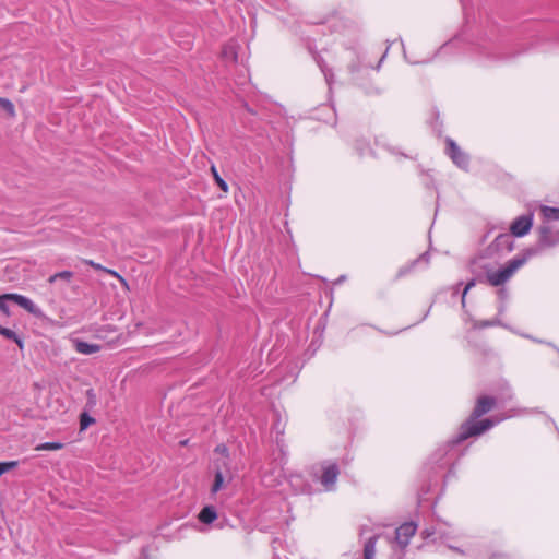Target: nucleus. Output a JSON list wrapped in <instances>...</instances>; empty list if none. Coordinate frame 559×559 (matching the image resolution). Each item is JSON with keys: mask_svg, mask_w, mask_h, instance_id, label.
I'll use <instances>...</instances> for the list:
<instances>
[{"mask_svg": "<svg viewBox=\"0 0 559 559\" xmlns=\"http://www.w3.org/2000/svg\"><path fill=\"white\" fill-rule=\"evenodd\" d=\"M95 423V419L88 415V413L83 412L80 415V428L81 430L87 429L92 424Z\"/></svg>", "mask_w": 559, "mask_h": 559, "instance_id": "21", "label": "nucleus"}, {"mask_svg": "<svg viewBox=\"0 0 559 559\" xmlns=\"http://www.w3.org/2000/svg\"><path fill=\"white\" fill-rule=\"evenodd\" d=\"M0 335L16 343L21 349L24 347L23 338L19 336L13 330L0 325Z\"/></svg>", "mask_w": 559, "mask_h": 559, "instance_id": "18", "label": "nucleus"}, {"mask_svg": "<svg viewBox=\"0 0 559 559\" xmlns=\"http://www.w3.org/2000/svg\"><path fill=\"white\" fill-rule=\"evenodd\" d=\"M346 275H341L340 277H337L334 282H333V285H340L342 283H344L346 281Z\"/></svg>", "mask_w": 559, "mask_h": 559, "instance_id": "28", "label": "nucleus"}, {"mask_svg": "<svg viewBox=\"0 0 559 559\" xmlns=\"http://www.w3.org/2000/svg\"><path fill=\"white\" fill-rule=\"evenodd\" d=\"M534 222V214L528 212L520 215L510 224V233H500L495 237L492 245H511V237H523L527 235Z\"/></svg>", "mask_w": 559, "mask_h": 559, "instance_id": "4", "label": "nucleus"}, {"mask_svg": "<svg viewBox=\"0 0 559 559\" xmlns=\"http://www.w3.org/2000/svg\"><path fill=\"white\" fill-rule=\"evenodd\" d=\"M202 524H214L218 520V514L214 506H205L198 514Z\"/></svg>", "mask_w": 559, "mask_h": 559, "instance_id": "12", "label": "nucleus"}, {"mask_svg": "<svg viewBox=\"0 0 559 559\" xmlns=\"http://www.w3.org/2000/svg\"><path fill=\"white\" fill-rule=\"evenodd\" d=\"M222 56L227 62L237 63L238 62V45L236 41H228L222 50Z\"/></svg>", "mask_w": 559, "mask_h": 559, "instance_id": "13", "label": "nucleus"}, {"mask_svg": "<svg viewBox=\"0 0 559 559\" xmlns=\"http://www.w3.org/2000/svg\"><path fill=\"white\" fill-rule=\"evenodd\" d=\"M226 526H229L228 520L226 518H219L218 516V520H216L215 523H214V527L223 530Z\"/></svg>", "mask_w": 559, "mask_h": 559, "instance_id": "27", "label": "nucleus"}, {"mask_svg": "<svg viewBox=\"0 0 559 559\" xmlns=\"http://www.w3.org/2000/svg\"><path fill=\"white\" fill-rule=\"evenodd\" d=\"M431 254H432V249L430 247L427 251H425L418 258L411 261L406 265L402 266L397 272V277L405 276L406 274H408L413 271L426 270L429 266Z\"/></svg>", "mask_w": 559, "mask_h": 559, "instance_id": "7", "label": "nucleus"}, {"mask_svg": "<svg viewBox=\"0 0 559 559\" xmlns=\"http://www.w3.org/2000/svg\"><path fill=\"white\" fill-rule=\"evenodd\" d=\"M378 536H371L368 538L364 546V557L365 559H373L376 554V544Z\"/></svg>", "mask_w": 559, "mask_h": 559, "instance_id": "19", "label": "nucleus"}, {"mask_svg": "<svg viewBox=\"0 0 559 559\" xmlns=\"http://www.w3.org/2000/svg\"><path fill=\"white\" fill-rule=\"evenodd\" d=\"M214 452L222 455V459L217 460L215 465H222L223 467L227 468V466H229V450H228V448L225 444L221 443L215 447Z\"/></svg>", "mask_w": 559, "mask_h": 559, "instance_id": "16", "label": "nucleus"}, {"mask_svg": "<svg viewBox=\"0 0 559 559\" xmlns=\"http://www.w3.org/2000/svg\"><path fill=\"white\" fill-rule=\"evenodd\" d=\"M513 248H514V247L509 246V247H508V251H512V249H513Z\"/></svg>", "mask_w": 559, "mask_h": 559, "instance_id": "38", "label": "nucleus"}, {"mask_svg": "<svg viewBox=\"0 0 559 559\" xmlns=\"http://www.w3.org/2000/svg\"><path fill=\"white\" fill-rule=\"evenodd\" d=\"M499 296H500L501 298H504V297L507 296V292H506V289H503V288H502V289H500V290H499Z\"/></svg>", "mask_w": 559, "mask_h": 559, "instance_id": "31", "label": "nucleus"}, {"mask_svg": "<svg viewBox=\"0 0 559 559\" xmlns=\"http://www.w3.org/2000/svg\"><path fill=\"white\" fill-rule=\"evenodd\" d=\"M75 350L83 355H92L97 353L100 349V346L93 343H87L84 341H76L75 344Z\"/></svg>", "mask_w": 559, "mask_h": 559, "instance_id": "14", "label": "nucleus"}, {"mask_svg": "<svg viewBox=\"0 0 559 559\" xmlns=\"http://www.w3.org/2000/svg\"><path fill=\"white\" fill-rule=\"evenodd\" d=\"M187 443H188V440L180 441V445H187Z\"/></svg>", "mask_w": 559, "mask_h": 559, "instance_id": "35", "label": "nucleus"}, {"mask_svg": "<svg viewBox=\"0 0 559 559\" xmlns=\"http://www.w3.org/2000/svg\"><path fill=\"white\" fill-rule=\"evenodd\" d=\"M322 71L324 72L326 81H329L330 76H331V73L326 72L323 68H322Z\"/></svg>", "mask_w": 559, "mask_h": 559, "instance_id": "33", "label": "nucleus"}, {"mask_svg": "<svg viewBox=\"0 0 559 559\" xmlns=\"http://www.w3.org/2000/svg\"><path fill=\"white\" fill-rule=\"evenodd\" d=\"M0 106L11 116L13 117L15 115L14 105L11 100L8 98H1L0 97Z\"/></svg>", "mask_w": 559, "mask_h": 559, "instance_id": "24", "label": "nucleus"}, {"mask_svg": "<svg viewBox=\"0 0 559 559\" xmlns=\"http://www.w3.org/2000/svg\"><path fill=\"white\" fill-rule=\"evenodd\" d=\"M522 336L527 337V338H531L532 341H534V342H536V343H545L544 341H542V340H539V338H534V337H532V336H530V335L522 334Z\"/></svg>", "mask_w": 559, "mask_h": 559, "instance_id": "30", "label": "nucleus"}, {"mask_svg": "<svg viewBox=\"0 0 559 559\" xmlns=\"http://www.w3.org/2000/svg\"><path fill=\"white\" fill-rule=\"evenodd\" d=\"M455 438L448 441L444 445L438 448L429 457L424 466V473L430 478H437L447 468H450L457 456L455 447L459 444L454 442Z\"/></svg>", "mask_w": 559, "mask_h": 559, "instance_id": "3", "label": "nucleus"}, {"mask_svg": "<svg viewBox=\"0 0 559 559\" xmlns=\"http://www.w3.org/2000/svg\"><path fill=\"white\" fill-rule=\"evenodd\" d=\"M73 272L62 271L49 276L48 283L55 287L57 292L63 294L66 289L72 284Z\"/></svg>", "mask_w": 559, "mask_h": 559, "instance_id": "10", "label": "nucleus"}, {"mask_svg": "<svg viewBox=\"0 0 559 559\" xmlns=\"http://www.w3.org/2000/svg\"><path fill=\"white\" fill-rule=\"evenodd\" d=\"M435 535H438V537L440 539L448 538L447 532L440 525L428 526L421 531V536L424 539H429V538L433 537Z\"/></svg>", "mask_w": 559, "mask_h": 559, "instance_id": "15", "label": "nucleus"}, {"mask_svg": "<svg viewBox=\"0 0 559 559\" xmlns=\"http://www.w3.org/2000/svg\"><path fill=\"white\" fill-rule=\"evenodd\" d=\"M108 272H109L110 274H112L114 276H117V277H118V278H120L121 281H123V280H122V277H121L117 272H115V271H108Z\"/></svg>", "mask_w": 559, "mask_h": 559, "instance_id": "32", "label": "nucleus"}, {"mask_svg": "<svg viewBox=\"0 0 559 559\" xmlns=\"http://www.w3.org/2000/svg\"><path fill=\"white\" fill-rule=\"evenodd\" d=\"M497 325H500V326H503V328H508L498 318L492 319V320L476 321L474 323V328L475 329H486V328H491V326H497Z\"/></svg>", "mask_w": 559, "mask_h": 559, "instance_id": "20", "label": "nucleus"}, {"mask_svg": "<svg viewBox=\"0 0 559 559\" xmlns=\"http://www.w3.org/2000/svg\"><path fill=\"white\" fill-rule=\"evenodd\" d=\"M496 404V399L490 396H480L478 397L476 405L471 414V417L461 425L459 433L455 437L454 442L461 443L468 439L469 437L479 436L486 430L492 428L498 423L502 421L506 418H510L515 416V413L509 414L504 417L500 418H486L480 421H477L479 417L488 413Z\"/></svg>", "mask_w": 559, "mask_h": 559, "instance_id": "2", "label": "nucleus"}, {"mask_svg": "<svg viewBox=\"0 0 559 559\" xmlns=\"http://www.w3.org/2000/svg\"><path fill=\"white\" fill-rule=\"evenodd\" d=\"M545 247H528L518 257L509 260L506 265L495 270L493 264L486 257L479 255L471 261V272L475 275L464 287L462 293V305H465V296L476 283H487L498 287L507 283L514 273L523 266L531 258L540 255Z\"/></svg>", "mask_w": 559, "mask_h": 559, "instance_id": "1", "label": "nucleus"}, {"mask_svg": "<svg viewBox=\"0 0 559 559\" xmlns=\"http://www.w3.org/2000/svg\"><path fill=\"white\" fill-rule=\"evenodd\" d=\"M539 211L545 221H559V207L542 205Z\"/></svg>", "mask_w": 559, "mask_h": 559, "instance_id": "17", "label": "nucleus"}, {"mask_svg": "<svg viewBox=\"0 0 559 559\" xmlns=\"http://www.w3.org/2000/svg\"><path fill=\"white\" fill-rule=\"evenodd\" d=\"M212 173H213V176H214V179H215V182L217 183V186L224 191V192H227L228 191V185L226 183V181L218 175L215 166H212L211 168Z\"/></svg>", "mask_w": 559, "mask_h": 559, "instance_id": "23", "label": "nucleus"}, {"mask_svg": "<svg viewBox=\"0 0 559 559\" xmlns=\"http://www.w3.org/2000/svg\"><path fill=\"white\" fill-rule=\"evenodd\" d=\"M275 543H277V538L273 539L272 544L275 545ZM273 548L275 549V546H273Z\"/></svg>", "mask_w": 559, "mask_h": 559, "instance_id": "37", "label": "nucleus"}, {"mask_svg": "<svg viewBox=\"0 0 559 559\" xmlns=\"http://www.w3.org/2000/svg\"><path fill=\"white\" fill-rule=\"evenodd\" d=\"M447 153L452 162L460 168L466 170L469 164L468 155L463 152L457 144L450 138L447 139Z\"/></svg>", "mask_w": 559, "mask_h": 559, "instance_id": "9", "label": "nucleus"}, {"mask_svg": "<svg viewBox=\"0 0 559 559\" xmlns=\"http://www.w3.org/2000/svg\"><path fill=\"white\" fill-rule=\"evenodd\" d=\"M340 469L335 463H324L322 465V475L320 476V483L326 491H332L335 488Z\"/></svg>", "mask_w": 559, "mask_h": 559, "instance_id": "8", "label": "nucleus"}, {"mask_svg": "<svg viewBox=\"0 0 559 559\" xmlns=\"http://www.w3.org/2000/svg\"><path fill=\"white\" fill-rule=\"evenodd\" d=\"M547 344H548L549 346H552L554 348H556V349L558 350V353H559V349H558L554 344H551V343H547Z\"/></svg>", "mask_w": 559, "mask_h": 559, "instance_id": "36", "label": "nucleus"}, {"mask_svg": "<svg viewBox=\"0 0 559 559\" xmlns=\"http://www.w3.org/2000/svg\"><path fill=\"white\" fill-rule=\"evenodd\" d=\"M490 559H509L506 555L503 554H493Z\"/></svg>", "mask_w": 559, "mask_h": 559, "instance_id": "29", "label": "nucleus"}, {"mask_svg": "<svg viewBox=\"0 0 559 559\" xmlns=\"http://www.w3.org/2000/svg\"><path fill=\"white\" fill-rule=\"evenodd\" d=\"M215 467L214 483L211 488L212 493L218 492L223 488L225 480L231 478L229 466L226 468L222 465H215Z\"/></svg>", "mask_w": 559, "mask_h": 559, "instance_id": "11", "label": "nucleus"}, {"mask_svg": "<svg viewBox=\"0 0 559 559\" xmlns=\"http://www.w3.org/2000/svg\"><path fill=\"white\" fill-rule=\"evenodd\" d=\"M63 448V444L61 442H45L39 444L36 449L37 450H47V451H56Z\"/></svg>", "mask_w": 559, "mask_h": 559, "instance_id": "22", "label": "nucleus"}, {"mask_svg": "<svg viewBox=\"0 0 559 559\" xmlns=\"http://www.w3.org/2000/svg\"><path fill=\"white\" fill-rule=\"evenodd\" d=\"M450 548L455 550V551H457V552H460V554H463V551L461 549H459V548H455V547H452V546H450Z\"/></svg>", "mask_w": 559, "mask_h": 559, "instance_id": "34", "label": "nucleus"}, {"mask_svg": "<svg viewBox=\"0 0 559 559\" xmlns=\"http://www.w3.org/2000/svg\"><path fill=\"white\" fill-rule=\"evenodd\" d=\"M87 405L93 407L96 404V394L93 389L86 391Z\"/></svg>", "mask_w": 559, "mask_h": 559, "instance_id": "26", "label": "nucleus"}, {"mask_svg": "<svg viewBox=\"0 0 559 559\" xmlns=\"http://www.w3.org/2000/svg\"><path fill=\"white\" fill-rule=\"evenodd\" d=\"M417 524L413 521L401 524L395 530V542L402 551L408 546L411 538L416 534Z\"/></svg>", "mask_w": 559, "mask_h": 559, "instance_id": "6", "label": "nucleus"}, {"mask_svg": "<svg viewBox=\"0 0 559 559\" xmlns=\"http://www.w3.org/2000/svg\"><path fill=\"white\" fill-rule=\"evenodd\" d=\"M17 466L16 461L0 462V472L4 474Z\"/></svg>", "mask_w": 559, "mask_h": 559, "instance_id": "25", "label": "nucleus"}, {"mask_svg": "<svg viewBox=\"0 0 559 559\" xmlns=\"http://www.w3.org/2000/svg\"><path fill=\"white\" fill-rule=\"evenodd\" d=\"M11 304L20 306L21 308L25 309L27 312L37 318H40L43 316L41 309L26 296L15 293L0 295V311L7 317L11 316Z\"/></svg>", "mask_w": 559, "mask_h": 559, "instance_id": "5", "label": "nucleus"}]
</instances>
